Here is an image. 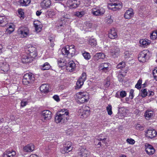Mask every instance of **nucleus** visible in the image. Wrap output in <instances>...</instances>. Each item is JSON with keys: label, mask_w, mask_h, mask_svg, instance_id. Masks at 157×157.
<instances>
[{"label": "nucleus", "mask_w": 157, "mask_h": 157, "mask_svg": "<svg viewBox=\"0 0 157 157\" xmlns=\"http://www.w3.org/2000/svg\"><path fill=\"white\" fill-rule=\"evenodd\" d=\"M68 114L69 112L67 109H61L56 114L55 117V122L57 124L64 123L67 121L69 118Z\"/></svg>", "instance_id": "nucleus-1"}, {"label": "nucleus", "mask_w": 157, "mask_h": 157, "mask_svg": "<svg viewBox=\"0 0 157 157\" xmlns=\"http://www.w3.org/2000/svg\"><path fill=\"white\" fill-rule=\"evenodd\" d=\"M62 54L67 56L68 58H71L75 55V46L72 45H67L63 48L61 50Z\"/></svg>", "instance_id": "nucleus-2"}, {"label": "nucleus", "mask_w": 157, "mask_h": 157, "mask_svg": "<svg viewBox=\"0 0 157 157\" xmlns=\"http://www.w3.org/2000/svg\"><path fill=\"white\" fill-rule=\"evenodd\" d=\"M75 98L78 100V102L81 103L86 102L89 100V96L88 93L85 92H80L76 93Z\"/></svg>", "instance_id": "nucleus-3"}, {"label": "nucleus", "mask_w": 157, "mask_h": 157, "mask_svg": "<svg viewBox=\"0 0 157 157\" xmlns=\"http://www.w3.org/2000/svg\"><path fill=\"white\" fill-rule=\"evenodd\" d=\"M150 55V53L148 50H144L139 55L138 60L141 62H145L149 59Z\"/></svg>", "instance_id": "nucleus-4"}, {"label": "nucleus", "mask_w": 157, "mask_h": 157, "mask_svg": "<svg viewBox=\"0 0 157 157\" xmlns=\"http://www.w3.org/2000/svg\"><path fill=\"white\" fill-rule=\"evenodd\" d=\"M35 80V78L31 73H27L25 74L23 77V83L25 85L31 83Z\"/></svg>", "instance_id": "nucleus-5"}, {"label": "nucleus", "mask_w": 157, "mask_h": 157, "mask_svg": "<svg viewBox=\"0 0 157 157\" xmlns=\"http://www.w3.org/2000/svg\"><path fill=\"white\" fill-rule=\"evenodd\" d=\"M91 13L94 16H101L103 15L105 12V9L101 7L93 8L91 10Z\"/></svg>", "instance_id": "nucleus-6"}, {"label": "nucleus", "mask_w": 157, "mask_h": 157, "mask_svg": "<svg viewBox=\"0 0 157 157\" xmlns=\"http://www.w3.org/2000/svg\"><path fill=\"white\" fill-rule=\"evenodd\" d=\"M52 113L48 110L42 111L41 113V120L43 122L50 119L52 117Z\"/></svg>", "instance_id": "nucleus-7"}, {"label": "nucleus", "mask_w": 157, "mask_h": 157, "mask_svg": "<svg viewBox=\"0 0 157 157\" xmlns=\"http://www.w3.org/2000/svg\"><path fill=\"white\" fill-rule=\"evenodd\" d=\"M80 4V2L78 0H67L65 7H68L71 9L76 8Z\"/></svg>", "instance_id": "nucleus-8"}, {"label": "nucleus", "mask_w": 157, "mask_h": 157, "mask_svg": "<svg viewBox=\"0 0 157 157\" xmlns=\"http://www.w3.org/2000/svg\"><path fill=\"white\" fill-rule=\"evenodd\" d=\"M18 33L21 37H26L29 34V30L27 27H21L18 29Z\"/></svg>", "instance_id": "nucleus-9"}, {"label": "nucleus", "mask_w": 157, "mask_h": 157, "mask_svg": "<svg viewBox=\"0 0 157 157\" xmlns=\"http://www.w3.org/2000/svg\"><path fill=\"white\" fill-rule=\"evenodd\" d=\"M86 73H82L77 82L76 84L77 88L79 89L81 88L84 82L86 80Z\"/></svg>", "instance_id": "nucleus-10"}, {"label": "nucleus", "mask_w": 157, "mask_h": 157, "mask_svg": "<svg viewBox=\"0 0 157 157\" xmlns=\"http://www.w3.org/2000/svg\"><path fill=\"white\" fill-rule=\"evenodd\" d=\"M145 151L148 155H153L155 152V150L153 147L148 143H146L145 144Z\"/></svg>", "instance_id": "nucleus-11"}, {"label": "nucleus", "mask_w": 157, "mask_h": 157, "mask_svg": "<svg viewBox=\"0 0 157 157\" xmlns=\"http://www.w3.org/2000/svg\"><path fill=\"white\" fill-rule=\"evenodd\" d=\"M157 135V132L152 129H149L145 132V136L148 138H153L155 137Z\"/></svg>", "instance_id": "nucleus-12"}, {"label": "nucleus", "mask_w": 157, "mask_h": 157, "mask_svg": "<svg viewBox=\"0 0 157 157\" xmlns=\"http://www.w3.org/2000/svg\"><path fill=\"white\" fill-rule=\"evenodd\" d=\"M109 8L113 11H116L122 8V4L120 2L112 3L109 4Z\"/></svg>", "instance_id": "nucleus-13"}, {"label": "nucleus", "mask_w": 157, "mask_h": 157, "mask_svg": "<svg viewBox=\"0 0 157 157\" xmlns=\"http://www.w3.org/2000/svg\"><path fill=\"white\" fill-rule=\"evenodd\" d=\"M120 52V49L117 46H114L110 50V54L114 58L118 57Z\"/></svg>", "instance_id": "nucleus-14"}, {"label": "nucleus", "mask_w": 157, "mask_h": 157, "mask_svg": "<svg viewBox=\"0 0 157 157\" xmlns=\"http://www.w3.org/2000/svg\"><path fill=\"white\" fill-rule=\"evenodd\" d=\"M72 143L70 142H67L65 144L63 150L62 151V152L63 153H67L71 151L72 150Z\"/></svg>", "instance_id": "nucleus-15"}, {"label": "nucleus", "mask_w": 157, "mask_h": 157, "mask_svg": "<svg viewBox=\"0 0 157 157\" xmlns=\"http://www.w3.org/2000/svg\"><path fill=\"white\" fill-rule=\"evenodd\" d=\"M79 157H87L89 155V152L85 148L81 147L80 148V152L78 153Z\"/></svg>", "instance_id": "nucleus-16"}, {"label": "nucleus", "mask_w": 157, "mask_h": 157, "mask_svg": "<svg viewBox=\"0 0 157 157\" xmlns=\"http://www.w3.org/2000/svg\"><path fill=\"white\" fill-rule=\"evenodd\" d=\"M134 14L133 9L130 8L126 11L124 13V17L125 19H129L133 17Z\"/></svg>", "instance_id": "nucleus-17"}, {"label": "nucleus", "mask_w": 157, "mask_h": 157, "mask_svg": "<svg viewBox=\"0 0 157 157\" xmlns=\"http://www.w3.org/2000/svg\"><path fill=\"white\" fill-rule=\"evenodd\" d=\"M75 64L73 61H69L67 66L66 69L67 70L70 72L74 71L75 68Z\"/></svg>", "instance_id": "nucleus-18"}, {"label": "nucleus", "mask_w": 157, "mask_h": 157, "mask_svg": "<svg viewBox=\"0 0 157 157\" xmlns=\"http://www.w3.org/2000/svg\"><path fill=\"white\" fill-rule=\"evenodd\" d=\"M109 63H101L99 66V69L104 72H107L109 69Z\"/></svg>", "instance_id": "nucleus-19"}, {"label": "nucleus", "mask_w": 157, "mask_h": 157, "mask_svg": "<svg viewBox=\"0 0 157 157\" xmlns=\"http://www.w3.org/2000/svg\"><path fill=\"white\" fill-rule=\"evenodd\" d=\"M35 149L34 145L32 144H29L23 148V150L25 152H31L34 150Z\"/></svg>", "instance_id": "nucleus-20"}, {"label": "nucleus", "mask_w": 157, "mask_h": 157, "mask_svg": "<svg viewBox=\"0 0 157 157\" xmlns=\"http://www.w3.org/2000/svg\"><path fill=\"white\" fill-rule=\"evenodd\" d=\"M16 155V152L13 151H6L2 155V157H14Z\"/></svg>", "instance_id": "nucleus-21"}, {"label": "nucleus", "mask_w": 157, "mask_h": 157, "mask_svg": "<svg viewBox=\"0 0 157 157\" xmlns=\"http://www.w3.org/2000/svg\"><path fill=\"white\" fill-rule=\"evenodd\" d=\"M34 25L35 30L37 33L41 31L42 25L39 21H34Z\"/></svg>", "instance_id": "nucleus-22"}, {"label": "nucleus", "mask_w": 157, "mask_h": 157, "mask_svg": "<svg viewBox=\"0 0 157 157\" xmlns=\"http://www.w3.org/2000/svg\"><path fill=\"white\" fill-rule=\"evenodd\" d=\"M109 37L111 39H115L117 37L116 30L114 29H111L109 32L108 35Z\"/></svg>", "instance_id": "nucleus-23"}, {"label": "nucleus", "mask_w": 157, "mask_h": 157, "mask_svg": "<svg viewBox=\"0 0 157 157\" xmlns=\"http://www.w3.org/2000/svg\"><path fill=\"white\" fill-rule=\"evenodd\" d=\"M49 86L46 84H42L40 87V90L41 92L46 93H48L49 90Z\"/></svg>", "instance_id": "nucleus-24"}, {"label": "nucleus", "mask_w": 157, "mask_h": 157, "mask_svg": "<svg viewBox=\"0 0 157 157\" xmlns=\"http://www.w3.org/2000/svg\"><path fill=\"white\" fill-rule=\"evenodd\" d=\"M154 112L153 111L148 110H147L144 114V116L147 120H150V118L153 116Z\"/></svg>", "instance_id": "nucleus-25"}, {"label": "nucleus", "mask_w": 157, "mask_h": 157, "mask_svg": "<svg viewBox=\"0 0 157 157\" xmlns=\"http://www.w3.org/2000/svg\"><path fill=\"white\" fill-rule=\"evenodd\" d=\"M105 57L104 54L98 53L96 54L94 56V59L95 61H97L99 59H103Z\"/></svg>", "instance_id": "nucleus-26"}, {"label": "nucleus", "mask_w": 157, "mask_h": 157, "mask_svg": "<svg viewBox=\"0 0 157 157\" xmlns=\"http://www.w3.org/2000/svg\"><path fill=\"white\" fill-rule=\"evenodd\" d=\"M140 43L143 46L145 47L149 45L151 41L147 39H141L140 41Z\"/></svg>", "instance_id": "nucleus-27"}, {"label": "nucleus", "mask_w": 157, "mask_h": 157, "mask_svg": "<svg viewBox=\"0 0 157 157\" xmlns=\"http://www.w3.org/2000/svg\"><path fill=\"white\" fill-rule=\"evenodd\" d=\"M50 0H44L41 3V6L44 8L48 7L51 5Z\"/></svg>", "instance_id": "nucleus-28"}, {"label": "nucleus", "mask_w": 157, "mask_h": 157, "mask_svg": "<svg viewBox=\"0 0 157 157\" xmlns=\"http://www.w3.org/2000/svg\"><path fill=\"white\" fill-rule=\"evenodd\" d=\"M7 28L6 30L7 33L10 34L12 33L14 30V26L13 24H10L7 25Z\"/></svg>", "instance_id": "nucleus-29"}, {"label": "nucleus", "mask_w": 157, "mask_h": 157, "mask_svg": "<svg viewBox=\"0 0 157 157\" xmlns=\"http://www.w3.org/2000/svg\"><path fill=\"white\" fill-rule=\"evenodd\" d=\"M7 25V19L4 16H0V26H4Z\"/></svg>", "instance_id": "nucleus-30"}, {"label": "nucleus", "mask_w": 157, "mask_h": 157, "mask_svg": "<svg viewBox=\"0 0 157 157\" xmlns=\"http://www.w3.org/2000/svg\"><path fill=\"white\" fill-rule=\"evenodd\" d=\"M31 1V0H19L18 2L21 6H26L29 5Z\"/></svg>", "instance_id": "nucleus-31"}, {"label": "nucleus", "mask_w": 157, "mask_h": 157, "mask_svg": "<svg viewBox=\"0 0 157 157\" xmlns=\"http://www.w3.org/2000/svg\"><path fill=\"white\" fill-rule=\"evenodd\" d=\"M33 59L30 58L28 55L27 56H23L21 59V61L23 63L30 62Z\"/></svg>", "instance_id": "nucleus-32"}, {"label": "nucleus", "mask_w": 157, "mask_h": 157, "mask_svg": "<svg viewBox=\"0 0 157 157\" xmlns=\"http://www.w3.org/2000/svg\"><path fill=\"white\" fill-rule=\"evenodd\" d=\"M105 21L106 24H111L113 22V19L112 18L111 15H109L107 16L105 19Z\"/></svg>", "instance_id": "nucleus-33"}, {"label": "nucleus", "mask_w": 157, "mask_h": 157, "mask_svg": "<svg viewBox=\"0 0 157 157\" xmlns=\"http://www.w3.org/2000/svg\"><path fill=\"white\" fill-rule=\"evenodd\" d=\"M86 13V10H82L80 12H75V15L77 17H81L85 15Z\"/></svg>", "instance_id": "nucleus-34"}, {"label": "nucleus", "mask_w": 157, "mask_h": 157, "mask_svg": "<svg viewBox=\"0 0 157 157\" xmlns=\"http://www.w3.org/2000/svg\"><path fill=\"white\" fill-rule=\"evenodd\" d=\"M132 54L131 52L127 51H125L124 53V56L125 59H128L132 57Z\"/></svg>", "instance_id": "nucleus-35"}, {"label": "nucleus", "mask_w": 157, "mask_h": 157, "mask_svg": "<svg viewBox=\"0 0 157 157\" xmlns=\"http://www.w3.org/2000/svg\"><path fill=\"white\" fill-rule=\"evenodd\" d=\"M3 65L2 66V69H3V70L5 72H6L8 71L9 69V65L5 63H3Z\"/></svg>", "instance_id": "nucleus-36"}, {"label": "nucleus", "mask_w": 157, "mask_h": 157, "mask_svg": "<svg viewBox=\"0 0 157 157\" xmlns=\"http://www.w3.org/2000/svg\"><path fill=\"white\" fill-rule=\"evenodd\" d=\"M90 110H85L83 111L81 115L84 118H86L90 115Z\"/></svg>", "instance_id": "nucleus-37"}, {"label": "nucleus", "mask_w": 157, "mask_h": 157, "mask_svg": "<svg viewBox=\"0 0 157 157\" xmlns=\"http://www.w3.org/2000/svg\"><path fill=\"white\" fill-rule=\"evenodd\" d=\"M50 64L47 62L44 63L43 65L42 69L44 70H48L50 68Z\"/></svg>", "instance_id": "nucleus-38"}, {"label": "nucleus", "mask_w": 157, "mask_h": 157, "mask_svg": "<svg viewBox=\"0 0 157 157\" xmlns=\"http://www.w3.org/2000/svg\"><path fill=\"white\" fill-rule=\"evenodd\" d=\"M82 55L84 58L86 60H89L90 58V56L89 53L84 52L82 53Z\"/></svg>", "instance_id": "nucleus-39"}, {"label": "nucleus", "mask_w": 157, "mask_h": 157, "mask_svg": "<svg viewBox=\"0 0 157 157\" xmlns=\"http://www.w3.org/2000/svg\"><path fill=\"white\" fill-rule=\"evenodd\" d=\"M141 95L143 97H145L147 95V92L146 89H143L141 90Z\"/></svg>", "instance_id": "nucleus-40"}, {"label": "nucleus", "mask_w": 157, "mask_h": 157, "mask_svg": "<svg viewBox=\"0 0 157 157\" xmlns=\"http://www.w3.org/2000/svg\"><path fill=\"white\" fill-rule=\"evenodd\" d=\"M157 37V31H154L151 34L150 38L151 39L154 40Z\"/></svg>", "instance_id": "nucleus-41"}, {"label": "nucleus", "mask_w": 157, "mask_h": 157, "mask_svg": "<svg viewBox=\"0 0 157 157\" xmlns=\"http://www.w3.org/2000/svg\"><path fill=\"white\" fill-rule=\"evenodd\" d=\"M28 55L31 59L35 58L37 55V53L36 52H30L28 53Z\"/></svg>", "instance_id": "nucleus-42"}, {"label": "nucleus", "mask_w": 157, "mask_h": 157, "mask_svg": "<svg viewBox=\"0 0 157 157\" xmlns=\"http://www.w3.org/2000/svg\"><path fill=\"white\" fill-rule=\"evenodd\" d=\"M58 64L60 67H63L66 65V61H65L63 59L58 60Z\"/></svg>", "instance_id": "nucleus-43"}, {"label": "nucleus", "mask_w": 157, "mask_h": 157, "mask_svg": "<svg viewBox=\"0 0 157 157\" xmlns=\"http://www.w3.org/2000/svg\"><path fill=\"white\" fill-rule=\"evenodd\" d=\"M28 53H29L30 52H36V48L32 46L29 47L28 49Z\"/></svg>", "instance_id": "nucleus-44"}, {"label": "nucleus", "mask_w": 157, "mask_h": 157, "mask_svg": "<svg viewBox=\"0 0 157 157\" xmlns=\"http://www.w3.org/2000/svg\"><path fill=\"white\" fill-rule=\"evenodd\" d=\"M135 128L137 130L142 131L144 129V126L139 124H136L135 125Z\"/></svg>", "instance_id": "nucleus-45"}, {"label": "nucleus", "mask_w": 157, "mask_h": 157, "mask_svg": "<svg viewBox=\"0 0 157 157\" xmlns=\"http://www.w3.org/2000/svg\"><path fill=\"white\" fill-rule=\"evenodd\" d=\"M89 44L92 46H95L96 45L97 43L96 40L94 39H90L89 41Z\"/></svg>", "instance_id": "nucleus-46"}, {"label": "nucleus", "mask_w": 157, "mask_h": 157, "mask_svg": "<svg viewBox=\"0 0 157 157\" xmlns=\"http://www.w3.org/2000/svg\"><path fill=\"white\" fill-rule=\"evenodd\" d=\"M55 13L52 11H48L46 13V16L49 17H52L55 15Z\"/></svg>", "instance_id": "nucleus-47"}, {"label": "nucleus", "mask_w": 157, "mask_h": 157, "mask_svg": "<svg viewBox=\"0 0 157 157\" xmlns=\"http://www.w3.org/2000/svg\"><path fill=\"white\" fill-rule=\"evenodd\" d=\"M126 142L129 144L132 145L135 144V141L132 138H128L126 140Z\"/></svg>", "instance_id": "nucleus-48"}, {"label": "nucleus", "mask_w": 157, "mask_h": 157, "mask_svg": "<svg viewBox=\"0 0 157 157\" xmlns=\"http://www.w3.org/2000/svg\"><path fill=\"white\" fill-rule=\"evenodd\" d=\"M142 82V80L141 79H140L138 81L137 83L135 86V87L137 89H139L141 87V84Z\"/></svg>", "instance_id": "nucleus-49"}, {"label": "nucleus", "mask_w": 157, "mask_h": 157, "mask_svg": "<svg viewBox=\"0 0 157 157\" xmlns=\"http://www.w3.org/2000/svg\"><path fill=\"white\" fill-rule=\"evenodd\" d=\"M153 74L154 78L157 81V67H155L153 71Z\"/></svg>", "instance_id": "nucleus-50"}, {"label": "nucleus", "mask_w": 157, "mask_h": 157, "mask_svg": "<svg viewBox=\"0 0 157 157\" xmlns=\"http://www.w3.org/2000/svg\"><path fill=\"white\" fill-rule=\"evenodd\" d=\"M125 67V63L124 62H121L120 63L117 65V68L121 69Z\"/></svg>", "instance_id": "nucleus-51"}, {"label": "nucleus", "mask_w": 157, "mask_h": 157, "mask_svg": "<svg viewBox=\"0 0 157 157\" xmlns=\"http://www.w3.org/2000/svg\"><path fill=\"white\" fill-rule=\"evenodd\" d=\"M97 139L98 140L101 141H102L103 142L105 143V140H106V138H102V135H100L97 138Z\"/></svg>", "instance_id": "nucleus-52"}, {"label": "nucleus", "mask_w": 157, "mask_h": 157, "mask_svg": "<svg viewBox=\"0 0 157 157\" xmlns=\"http://www.w3.org/2000/svg\"><path fill=\"white\" fill-rule=\"evenodd\" d=\"M126 92L124 91H121L120 93V95L121 97L124 98L126 95Z\"/></svg>", "instance_id": "nucleus-53"}, {"label": "nucleus", "mask_w": 157, "mask_h": 157, "mask_svg": "<svg viewBox=\"0 0 157 157\" xmlns=\"http://www.w3.org/2000/svg\"><path fill=\"white\" fill-rule=\"evenodd\" d=\"M18 13L20 17H21L22 18L24 17V12L22 11L21 9H19L18 10Z\"/></svg>", "instance_id": "nucleus-54"}, {"label": "nucleus", "mask_w": 157, "mask_h": 157, "mask_svg": "<svg viewBox=\"0 0 157 157\" xmlns=\"http://www.w3.org/2000/svg\"><path fill=\"white\" fill-rule=\"evenodd\" d=\"M134 90L133 89H131L130 90L129 97L131 99H132L134 97Z\"/></svg>", "instance_id": "nucleus-55"}, {"label": "nucleus", "mask_w": 157, "mask_h": 157, "mask_svg": "<svg viewBox=\"0 0 157 157\" xmlns=\"http://www.w3.org/2000/svg\"><path fill=\"white\" fill-rule=\"evenodd\" d=\"M62 17H63V18L65 19H69L70 18V15L66 13H64Z\"/></svg>", "instance_id": "nucleus-56"}, {"label": "nucleus", "mask_w": 157, "mask_h": 157, "mask_svg": "<svg viewBox=\"0 0 157 157\" xmlns=\"http://www.w3.org/2000/svg\"><path fill=\"white\" fill-rule=\"evenodd\" d=\"M53 98L55 100H56V101L57 102L59 101H60V99L59 98V97L57 95H54L53 96Z\"/></svg>", "instance_id": "nucleus-57"}, {"label": "nucleus", "mask_w": 157, "mask_h": 157, "mask_svg": "<svg viewBox=\"0 0 157 157\" xmlns=\"http://www.w3.org/2000/svg\"><path fill=\"white\" fill-rule=\"evenodd\" d=\"M107 111L109 115H111L112 114V111L111 109H107Z\"/></svg>", "instance_id": "nucleus-58"}, {"label": "nucleus", "mask_w": 157, "mask_h": 157, "mask_svg": "<svg viewBox=\"0 0 157 157\" xmlns=\"http://www.w3.org/2000/svg\"><path fill=\"white\" fill-rule=\"evenodd\" d=\"M86 27L88 28H91L92 27V24L90 23H86Z\"/></svg>", "instance_id": "nucleus-59"}, {"label": "nucleus", "mask_w": 157, "mask_h": 157, "mask_svg": "<svg viewBox=\"0 0 157 157\" xmlns=\"http://www.w3.org/2000/svg\"><path fill=\"white\" fill-rule=\"evenodd\" d=\"M27 104V103L26 102L22 101H21V106L22 107H23L25 106Z\"/></svg>", "instance_id": "nucleus-60"}, {"label": "nucleus", "mask_w": 157, "mask_h": 157, "mask_svg": "<svg viewBox=\"0 0 157 157\" xmlns=\"http://www.w3.org/2000/svg\"><path fill=\"white\" fill-rule=\"evenodd\" d=\"M149 96L152 95L154 94V93L152 91H149L147 93Z\"/></svg>", "instance_id": "nucleus-61"}, {"label": "nucleus", "mask_w": 157, "mask_h": 157, "mask_svg": "<svg viewBox=\"0 0 157 157\" xmlns=\"http://www.w3.org/2000/svg\"><path fill=\"white\" fill-rule=\"evenodd\" d=\"M41 12L40 11H37L36 12V15L37 16H39L40 15L41 13Z\"/></svg>", "instance_id": "nucleus-62"}, {"label": "nucleus", "mask_w": 157, "mask_h": 157, "mask_svg": "<svg viewBox=\"0 0 157 157\" xmlns=\"http://www.w3.org/2000/svg\"><path fill=\"white\" fill-rule=\"evenodd\" d=\"M29 157H38V156L37 155L33 154L31 155Z\"/></svg>", "instance_id": "nucleus-63"}, {"label": "nucleus", "mask_w": 157, "mask_h": 157, "mask_svg": "<svg viewBox=\"0 0 157 157\" xmlns=\"http://www.w3.org/2000/svg\"><path fill=\"white\" fill-rule=\"evenodd\" d=\"M2 46L1 44H0V54L2 52Z\"/></svg>", "instance_id": "nucleus-64"}]
</instances>
